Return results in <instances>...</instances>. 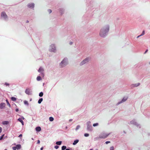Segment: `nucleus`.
<instances>
[{
	"label": "nucleus",
	"instance_id": "8fccbe9b",
	"mask_svg": "<svg viewBox=\"0 0 150 150\" xmlns=\"http://www.w3.org/2000/svg\"><path fill=\"white\" fill-rule=\"evenodd\" d=\"M40 143V141L39 140H38L37 141V144H39Z\"/></svg>",
	"mask_w": 150,
	"mask_h": 150
},
{
	"label": "nucleus",
	"instance_id": "f8f14e48",
	"mask_svg": "<svg viewBox=\"0 0 150 150\" xmlns=\"http://www.w3.org/2000/svg\"><path fill=\"white\" fill-rule=\"evenodd\" d=\"M6 104L5 103H1L0 104V109H3L5 106Z\"/></svg>",
	"mask_w": 150,
	"mask_h": 150
},
{
	"label": "nucleus",
	"instance_id": "f704fd0d",
	"mask_svg": "<svg viewBox=\"0 0 150 150\" xmlns=\"http://www.w3.org/2000/svg\"><path fill=\"white\" fill-rule=\"evenodd\" d=\"M84 136L85 137H88L89 136V134L88 133H85L84 134Z\"/></svg>",
	"mask_w": 150,
	"mask_h": 150
},
{
	"label": "nucleus",
	"instance_id": "6e6d98bb",
	"mask_svg": "<svg viewBox=\"0 0 150 150\" xmlns=\"http://www.w3.org/2000/svg\"><path fill=\"white\" fill-rule=\"evenodd\" d=\"M65 150H70L69 149H66Z\"/></svg>",
	"mask_w": 150,
	"mask_h": 150
},
{
	"label": "nucleus",
	"instance_id": "2f4dec72",
	"mask_svg": "<svg viewBox=\"0 0 150 150\" xmlns=\"http://www.w3.org/2000/svg\"><path fill=\"white\" fill-rule=\"evenodd\" d=\"M4 85H5L6 86H9L10 84L6 82L4 84Z\"/></svg>",
	"mask_w": 150,
	"mask_h": 150
},
{
	"label": "nucleus",
	"instance_id": "0e129e2a",
	"mask_svg": "<svg viewBox=\"0 0 150 150\" xmlns=\"http://www.w3.org/2000/svg\"><path fill=\"white\" fill-rule=\"evenodd\" d=\"M4 150H7V149H5Z\"/></svg>",
	"mask_w": 150,
	"mask_h": 150
},
{
	"label": "nucleus",
	"instance_id": "09e8293b",
	"mask_svg": "<svg viewBox=\"0 0 150 150\" xmlns=\"http://www.w3.org/2000/svg\"><path fill=\"white\" fill-rule=\"evenodd\" d=\"M21 119H23V120H24V117L23 116H21Z\"/></svg>",
	"mask_w": 150,
	"mask_h": 150
},
{
	"label": "nucleus",
	"instance_id": "052dcab7",
	"mask_svg": "<svg viewBox=\"0 0 150 150\" xmlns=\"http://www.w3.org/2000/svg\"><path fill=\"white\" fill-rule=\"evenodd\" d=\"M95 150H98V149H96Z\"/></svg>",
	"mask_w": 150,
	"mask_h": 150
},
{
	"label": "nucleus",
	"instance_id": "9b49d317",
	"mask_svg": "<svg viewBox=\"0 0 150 150\" xmlns=\"http://www.w3.org/2000/svg\"><path fill=\"white\" fill-rule=\"evenodd\" d=\"M35 4L34 3H29L27 5V6L28 8L33 9L34 8Z\"/></svg>",
	"mask_w": 150,
	"mask_h": 150
},
{
	"label": "nucleus",
	"instance_id": "37998d69",
	"mask_svg": "<svg viewBox=\"0 0 150 150\" xmlns=\"http://www.w3.org/2000/svg\"><path fill=\"white\" fill-rule=\"evenodd\" d=\"M2 131V128L1 127H0V133Z\"/></svg>",
	"mask_w": 150,
	"mask_h": 150
},
{
	"label": "nucleus",
	"instance_id": "20e7f679",
	"mask_svg": "<svg viewBox=\"0 0 150 150\" xmlns=\"http://www.w3.org/2000/svg\"><path fill=\"white\" fill-rule=\"evenodd\" d=\"M90 58L89 57H87L83 60L80 63V65L82 66L83 65L88 63L90 60Z\"/></svg>",
	"mask_w": 150,
	"mask_h": 150
},
{
	"label": "nucleus",
	"instance_id": "2eb2a0df",
	"mask_svg": "<svg viewBox=\"0 0 150 150\" xmlns=\"http://www.w3.org/2000/svg\"><path fill=\"white\" fill-rule=\"evenodd\" d=\"M15 146L17 150L20 149L21 148V145L20 144L16 145Z\"/></svg>",
	"mask_w": 150,
	"mask_h": 150
},
{
	"label": "nucleus",
	"instance_id": "473e14b6",
	"mask_svg": "<svg viewBox=\"0 0 150 150\" xmlns=\"http://www.w3.org/2000/svg\"><path fill=\"white\" fill-rule=\"evenodd\" d=\"M98 125V123H94L93 125V127H96V126H97Z\"/></svg>",
	"mask_w": 150,
	"mask_h": 150
},
{
	"label": "nucleus",
	"instance_id": "680f3d73",
	"mask_svg": "<svg viewBox=\"0 0 150 150\" xmlns=\"http://www.w3.org/2000/svg\"><path fill=\"white\" fill-rule=\"evenodd\" d=\"M44 84H45V83H43V86H44Z\"/></svg>",
	"mask_w": 150,
	"mask_h": 150
},
{
	"label": "nucleus",
	"instance_id": "423d86ee",
	"mask_svg": "<svg viewBox=\"0 0 150 150\" xmlns=\"http://www.w3.org/2000/svg\"><path fill=\"white\" fill-rule=\"evenodd\" d=\"M86 125H87V131L91 132L92 130L93 127L91 125V122L89 121L87 122Z\"/></svg>",
	"mask_w": 150,
	"mask_h": 150
},
{
	"label": "nucleus",
	"instance_id": "412c9836",
	"mask_svg": "<svg viewBox=\"0 0 150 150\" xmlns=\"http://www.w3.org/2000/svg\"><path fill=\"white\" fill-rule=\"evenodd\" d=\"M36 79L37 81H38L41 80H42V79L40 76H39L37 77Z\"/></svg>",
	"mask_w": 150,
	"mask_h": 150
},
{
	"label": "nucleus",
	"instance_id": "ea45409f",
	"mask_svg": "<svg viewBox=\"0 0 150 150\" xmlns=\"http://www.w3.org/2000/svg\"><path fill=\"white\" fill-rule=\"evenodd\" d=\"M54 147L55 149H57L59 148V146L58 145H56L54 146Z\"/></svg>",
	"mask_w": 150,
	"mask_h": 150
},
{
	"label": "nucleus",
	"instance_id": "864d4df0",
	"mask_svg": "<svg viewBox=\"0 0 150 150\" xmlns=\"http://www.w3.org/2000/svg\"><path fill=\"white\" fill-rule=\"evenodd\" d=\"M72 120V119H70L69 120V122H71Z\"/></svg>",
	"mask_w": 150,
	"mask_h": 150
},
{
	"label": "nucleus",
	"instance_id": "4d7b16f0",
	"mask_svg": "<svg viewBox=\"0 0 150 150\" xmlns=\"http://www.w3.org/2000/svg\"><path fill=\"white\" fill-rule=\"evenodd\" d=\"M29 22V21H26V23H28Z\"/></svg>",
	"mask_w": 150,
	"mask_h": 150
},
{
	"label": "nucleus",
	"instance_id": "f3484780",
	"mask_svg": "<svg viewBox=\"0 0 150 150\" xmlns=\"http://www.w3.org/2000/svg\"><path fill=\"white\" fill-rule=\"evenodd\" d=\"M79 142V139H76L74 141V142H73V144L74 145H76Z\"/></svg>",
	"mask_w": 150,
	"mask_h": 150
},
{
	"label": "nucleus",
	"instance_id": "cd10ccee",
	"mask_svg": "<svg viewBox=\"0 0 150 150\" xmlns=\"http://www.w3.org/2000/svg\"><path fill=\"white\" fill-rule=\"evenodd\" d=\"M24 104L25 105H28V102L26 100H25L24 101Z\"/></svg>",
	"mask_w": 150,
	"mask_h": 150
},
{
	"label": "nucleus",
	"instance_id": "9d476101",
	"mask_svg": "<svg viewBox=\"0 0 150 150\" xmlns=\"http://www.w3.org/2000/svg\"><path fill=\"white\" fill-rule=\"evenodd\" d=\"M140 84L139 83H136L132 84L130 85V87L132 88L135 87H137L140 85Z\"/></svg>",
	"mask_w": 150,
	"mask_h": 150
},
{
	"label": "nucleus",
	"instance_id": "4468645a",
	"mask_svg": "<svg viewBox=\"0 0 150 150\" xmlns=\"http://www.w3.org/2000/svg\"><path fill=\"white\" fill-rule=\"evenodd\" d=\"M35 130L37 132H39L41 130V128L40 127H36Z\"/></svg>",
	"mask_w": 150,
	"mask_h": 150
},
{
	"label": "nucleus",
	"instance_id": "4be33fe9",
	"mask_svg": "<svg viewBox=\"0 0 150 150\" xmlns=\"http://www.w3.org/2000/svg\"><path fill=\"white\" fill-rule=\"evenodd\" d=\"M62 143V142L61 141H57V142H56V144H57V145H61Z\"/></svg>",
	"mask_w": 150,
	"mask_h": 150
},
{
	"label": "nucleus",
	"instance_id": "72a5a7b5",
	"mask_svg": "<svg viewBox=\"0 0 150 150\" xmlns=\"http://www.w3.org/2000/svg\"><path fill=\"white\" fill-rule=\"evenodd\" d=\"M18 120L19 121L21 122L23 121L20 118H18Z\"/></svg>",
	"mask_w": 150,
	"mask_h": 150
},
{
	"label": "nucleus",
	"instance_id": "58836bf2",
	"mask_svg": "<svg viewBox=\"0 0 150 150\" xmlns=\"http://www.w3.org/2000/svg\"><path fill=\"white\" fill-rule=\"evenodd\" d=\"M48 12L49 13H50L52 12L51 10L50 9L48 10Z\"/></svg>",
	"mask_w": 150,
	"mask_h": 150
},
{
	"label": "nucleus",
	"instance_id": "a878e982",
	"mask_svg": "<svg viewBox=\"0 0 150 150\" xmlns=\"http://www.w3.org/2000/svg\"><path fill=\"white\" fill-rule=\"evenodd\" d=\"M11 99L13 101H15L16 100V98L14 97H12L11 98Z\"/></svg>",
	"mask_w": 150,
	"mask_h": 150
},
{
	"label": "nucleus",
	"instance_id": "6ab92c4d",
	"mask_svg": "<svg viewBox=\"0 0 150 150\" xmlns=\"http://www.w3.org/2000/svg\"><path fill=\"white\" fill-rule=\"evenodd\" d=\"M2 123L4 125H7L9 123V122L8 121H4L2 122Z\"/></svg>",
	"mask_w": 150,
	"mask_h": 150
},
{
	"label": "nucleus",
	"instance_id": "6e6552de",
	"mask_svg": "<svg viewBox=\"0 0 150 150\" xmlns=\"http://www.w3.org/2000/svg\"><path fill=\"white\" fill-rule=\"evenodd\" d=\"M1 17L2 18L5 20H8V17L5 12L4 11H3L1 13Z\"/></svg>",
	"mask_w": 150,
	"mask_h": 150
},
{
	"label": "nucleus",
	"instance_id": "a19ab883",
	"mask_svg": "<svg viewBox=\"0 0 150 150\" xmlns=\"http://www.w3.org/2000/svg\"><path fill=\"white\" fill-rule=\"evenodd\" d=\"M12 149L13 150H16L17 149L15 146L13 147Z\"/></svg>",
	"mask_w": 150,
	"mask_h": 150
},
{
	"label": "nucleus",
	"instance_id": "dca6fc26",
	"mask_svg": "<svg viewBox=\"0 0 150 150\" xmlns=\"http://www.w3.org/2000/svg\"><path fill=\"white\" fill-rule=\"evenodd\" d=\"M135 125L137 127L139 128H141V126L137 122H136L134 123V125Z\"/></svg>",
	"mask_w": 150,
	"mask_h": 150
},
{
	"label": "nucleus",
	"instance_id": "f03ea898",
	"mask_svg": "<svg viewBox=\"0 0 150 150\" xmlns=\"http://www.w3.org/2000/svg\"><path fill=\"white\" fill-rule=\"evenodd\" d=\"M68 62L67 58H64L59 63V66L60 68H63L66 66L68 64Z\"/></svg>",
	"mask_w": 150,
	"mask_h": 150
},
{
	"label": "nucleus",
	"instance_id": "3c124183",
	"mask_svg": "<svg viewBox=\"0 0 150 150\" xmlns=\"http://www.w3.org/2000/svg\"><path fill=\"white\" fill-rule=\"evenodd\" d=\"M21 124L23 125H24V122H23V121L22 122H21Z\"/></svg>",
	"mask_w": 150,
	"mask_h": 150
},
{
	"label": "nucleus",
	"instance_id": "b1692460",
	"mask_svg": "<svg viewBox=\"0 0 150 150\" xmlns=\"http://www.w3.org/2000/svg\"><path fill=\"white\" fill-rule=\"evenodd\" d=\"M67 147L65 146H63L62 147V150H66V149Z\"/></svg>",
	"mask_w": 150,
	"mask_h": 150
},
{
	"label": "nucleus",
	"instance_id": "4c0bfd02",
	"mask_svg": "<svg viewBox=\"0 0 150 150\" xmlns=\"http://www.w3.org/2000/svg\"><path fill=\"white\" fill-rule=\"evenodd\" d=\"M110 150H114V148L113 146H111L110 148Z\"/></svg>",
	"mask_w": 150,
	"mask_h": 150
},
{
	"label": "nucleus",
	"instance_id": "a211bd4d",
	"mask_svg": "<svg viewBox=\"0 0 150 150\" xmlns=\"http://www.w3.org/2000/svg\"><path fill=\"white\" fill-rule=\"evenodd\" d=\"M38 72L40 73H41V72H43L44 71V69L43 68H42L41 67H40L38 71Z\"/></svg>",
	"mask_w": 150,
	"mask_h": 150
},
{
	"label": "nucleus",
	"instance_id": "aec40b11",
	"mask_svg": "<svg viewBox=\"0 0 150 150\" xmlns=\"http://www.w3.org/2000/svg\"><path fill=\"white\" fill-rule=\"evenodd\" d=\"M136 122V120L134 119L130 122V123L131 124L134 125Z\"/></svg>",
	"mask_w": 150,
	"mask_h": 150
},
{
	"label": "nucleus",
	"instance_id": "e2e57ef3",
	"mask_svg": "<svg viewBox=\"0 0 150 150\" xmlns=\"http://www.w3.org/2000/svg\"><path fill=\"white\" fill-rule=\"evenodd\" d=\"M13 145H16V143H14V144H13Z\"/></svg>",
	"mask_w": 150,
	"mask_h": 150
},
{
	"label": "nucleus",
	"instance_id": "bb28decb",
	"mask_svg": "<svg viewBox=\"0 0 150 150\" xmlns=\"http://www.w3.org/2000/svg\"><path fill=\"white\" fill-rule=\"evenodd\" d=\"M43 95V93L42 92H40L39 94V96L40 97H42Z\"/></svg>",
	"mask_w": 150,
	"mask_h": 150
},
{
	"label": "nucleus",
	"instance_id": "c85d7f7f",
	"mask_svg": "<svg viewBox=\"0 0 150 150\" xmlns=\"http://www.w3.org/2000/svg\"><path fill=\"white\" fill-rule=\"evenodd\" d=\"M49 120L50 121H52L54 120V118L52 117H50Z\"/></svg>",
	"mask_w": 150,
	"mask_h": 150
},
{
	"label": "nucleus",
	"instance_id": "c9c22d12",
	"mask_svg": "<svg viewBox=\"0 0 150 150\" xmlns=\"http://www.w3.org/2000/svg\"><path fill=\"white\" fill-rule=\"evenodd\" d=\"M145 34V31L144 30H143L142 33L140 35L141 36L144 35Z\"/></svg>",
	"mask_w": 150,
	"mask_h": 150
},
{
	"label": "nucleus",
	"instance_id": "a18cd8bd",
	"mask_svg": "<svg viewBox=\"0 0 150 150\" xmlns=\"http://www.w3.org/2000/svg\"><path fill=\"white\" fill-rule=\"evenodd\" d=\"M16 112H18L19 111V109L18 108H16L15 110Z\"/></svg>",
	"mask_w": 150,
	"mask_h": 150
},
{
	"label": "nucleus",
	"instance_id": "603ef678",
	"mask_svg": "<svg viewBox=\"0 0 150 150\" xmlns=\"http://www.w3.org/2000/svg\"><path fill=\"white\" fill-rule=\"evenodd\" d=\"M140 36H141V35H139L137 37V38H139V37H140Z\"/></svg>",
	"mask_w": 150,
	"mask_h": 150
},
{
	"label": "nucleus",
	"instance_id": "7c9ffc66",
	"mask_svg": "<svg viewBox=\"0 0 150 150\" xmlns=\"http://www.w3.org/2000/svg\"><path fill=\"white\" fill-rule=\"evenodd\" d=\"M40 75L42 77H43L44 76V72H41L40 73Z\"/></svg>",
	"mask_w": 150,
	"mask_h": 150
},
{
	"label": "nucleus",
	"instance_id": "5701e85b",
	"mask_svg": "<svg viewBox=\"0 0 150 150\" xmlns=\"http://www.w3.org/2000/svg\"><path fill=\"white\" fill-rule=\"evenodd\" d=\"M43 100V98H40L38 101V103L39 104H40L42 102V101Z\"/></svg>",
	"mask_w": 150,
	"mask_h": 150
},
{
	"label": "nucleus",
	"instance_id": "7ed1b4c3",
	"mask_svg": "<svg viewBox=\"0 0 150 150\" xmlns=\"http://www.w3.org/2000/svg\"><path fill=\"white\" fill-rule=\"evenodd\" d=\"M49 50L50 52L56 53L57 49L55 45L54 44H51L49 46Z\"/></svg>",
	"mask_w": 150,
	"mask_h": 150
},
{
	"label": "nucleus",
	"instance_id": "0eeeda50",
	"mask_svg": "<svg viewBox=\"0 0 150 150\" xmlns=\"http://www.w3.org/2000/svg\"><path fill=\"white\" fill-rule=\"evenodd\" d=\"M128 98V97L127 96L124 97L121 100L119 101L116 104V105L117 106L121 103H124L127 100Z\"/></svg>",
	"mask_w": 150,
	"mask_h": 150
},
{
	"label": "nucleus",
	"instance_id": "c03bdc74",
	"mask_svg": "<svg viewBox=\"0 0 150 150\" xmlns=\"http://www.w3.org/2000/svg\"><path fill=\"white\" fill-rule=\"evenodd\" d=\"M110 143V141H106V142H105V144H107Z\"/></svg>",
	"mask_w": 150,
	"mask_h": 150
},
{
	"label": "nucleus",
	"instance_id": "49530a36",
	"mask_svg": "<svg viewBox=\"0 0 150 150\" xmlns=\"http://www.w3.org/2000/svg\"><path fill=\"white\" fill-rule=\"evenodd\" d=\"M22 136V134H20V135H19V136H18V137H21Z\"/></svg>",
	"mask_w": 150,
	"mask_h": 150
},
{
	"label": "nucleus",
	"instance_id": "79ce46f5",
	"mask_svg": "<svg viewBox=\"0 0 150 150\" xmlns=\"http://www.w3.org/2000/svg\"><path fill=\"white\" fill-rule=\"evenodd\" d=\"M73 44V42L71 41H70L69 42V44L70 45H72Z\"/></svg>",
	"mask_w": 150,
	"mask_h": 150
},
{
	"label": "nucleus",
	"instance_id": "393cba45",
	"mask_svg": "<svg viewBox=\"0 0 150 150\" xmlns=\"http://www.w3.org/2000/svg\"><path fill=\"white\" fill-rule=\"evenodd\" d=\"M80 128V126L79 125H78L75 129L76 131L78 130Z\"/></svg>",
	"mask_w": 150,
	"mask_h": 150
},
{
	"label": "nucleus",
	"instance_id": "1a4fd4ad",
	"mask_svg": "<svg viewBox=\"0 0 150 150\" xmlns=\"http://www.w3.org/2000/svg\"><path fill=\"white\" fill-rule=\"evenodd\" d=\"M32 91L30 88H28L26 89L25 91V93L27 95H31V94Z\"/></svg>",
	"mask_w": 150,
	"mask_h": 150
},
{
	"label": "nucleus",
	"instance_id": "e433bc0d",
	"mask_svg": "<svg viewBox=\"0 0 150 150\" xmlns=\"http://www.w3.org/2000/svg\"><path fill=\"white\" fill-rule=\"evenodd\" d=\"M4 134H3L0 137V140H1L3 139V138L4 136Z\"/></svg>",
	"mask_w": 150,
	"mask_h": 150
},
{
	"label": "nucleus",
	"instance_id": "69168bd1",
	"mask_svg": "<svg viewBox=\"0 0 150 150\" xmlns=\"http://www.w3.org/2000/svg\"><path fill=\"white\" fill-rule=\"evenodd\" d=\"M149 64H150V62H149Z\"/></svg>",
	"mask_w": 150,
	"mask_h": 150
},
{
	"label": "nucleus",
	"instance_id": "5fc2aeb1",
	"mask_svg": "<svg viewBox=\"0 0 150 150\" xmlns=\"http://www.w3.org/2000/svg\"><path fill=\"white\" fill-rule=\"evenodd\" d=\"M43 149V147H42L41 148H40V150H42Z\"/></svg>",
	"mask_w": 150,
	"mask_h": 150
},
{
	"label": "nucleus",
	"instance_id": "ddd939ff",
	"mask_svg": "<svg viewBox=\"0 0 150 150\" xmlns=\"http://www.w3.org/2000/svg\"><path fill=\"white\" fill-rule=\"evenodd\" d=\"M59 11L60 13L61 14H62L64 13V9L63 8H61L59 9Z\"/></svg>",
	"mask_w": 150,
	"mask_h": 150
},
{
	"label": "nucleus",
	"instance_id": "f257e3e1",
	"mask_svg": "<svg viewBox=\"0 0 150 150\" xmlns=\"http://www.w3.org/2000/svg\"><path fill=\"white\" fill-rule=\"evenodd\" d=\"M109 24H106L103 25L100 29L99 35L102 38H105L107 35L110 30Z\"/></svg>",
	"mask_w": 150,
	"mask_h": 150
},
{
	"label": "nucleus",
	"instance_id": "c756f323",
	"mask_svg": "<svg viewBox=\"0 0 150 150\" xmlns=\"http://www.w3.org/2000/svg\"><path fill=\"white\" fill-rule=\"evenodd\" d=\"M6 103H7V104L9 106V107H11V105L9 103V102H8V100H6Z\"/></svg>",
	"mask_w": 150,
	"mask_h": 150
},
{
	"label": "nucleus",
	"instance_id": "bf43d9fd",
	"mask_svg": "<svg viewBox=\"0 0 150 150\" xmlns=\"http://www.w3.org/2000/svg\"><path fill=\"white\" fill-rule=\"evenodd\" d=\"M89 150H93V149H90Z\"/></svg>",
	"mask_w": 150,
	"mask_h": 150
},
{
	"label": "nucleus",
	"instance_id": "39448f33",
	"mask_svg": "<svg viewBox=\"0 0 150 150\" xmlns=\"http://www.w3.org/2000/svg\"><path fill=\"white\" fill-rule=\"evenodd\" d=\"M110 134V133L107 134L104 132H102L99 134L98 138L100 139H105L107 138Z\"/></svg>",
	"mask_w": 150,
	"mask_h": 150
},
{
	"label": "nucleus",
	"instance_id": "13d9d810",
	"mask_svg": "<svg viewBox=\"0 0 150 150\" xmlns=\"http://www.w3.org/2000/svg\"><path fill=\"white\" fill-rule=\"evenodd\" d=\"M31 139H32V140H34V139H33V138H32Z\"/></svg>",
	"mask_w": 150,
	"mask_h": 150
},
{
	"label": "nucleus",
	"instance_id": "de8ad7c7",
	"mask_svg": "<svg viewBox=\"0 0 150 150\" xmlns=\"http://www.w3.org/2000/svg\"><path fill=\"white\" fill-rule=\"evenodd\" d=\"M148 51V50H146V51L145 52H144V54H145Z\"/></svg>",
	"mask_w": 150,
	"mask_h": 150
}]
</instances>
